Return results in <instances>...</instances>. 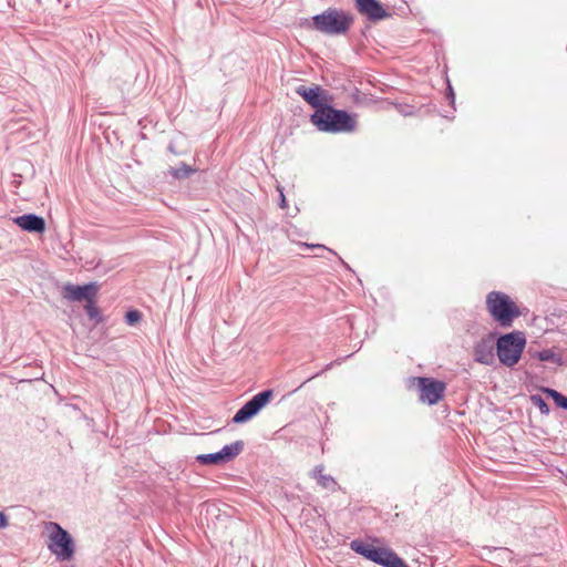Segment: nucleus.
<instances>
[{
	"mask_svg": "<svg viewBox=\"0 0 567 567\" xmlns=\"http://www.w3.org/2000/svg\"><path fill=\"white\" fill-rule=\"evenodd\" d=\"M310 122L321 132L339 133L352 132L355 128V118L347 111L336 110L327 104L316 110L310 116Z\"/></svg>",
	"mask_w": 567,
	"mask_h": 567,
	"instance_id": "nucleus-1",
	"label": "nucleus"
},
{
	"mask_svg": "<svg viewBox=\"0 0 567 567\" xmlns=\"http://www.w3.org/2000/svg\"><path fill=\"white\" fill-rule=\"evenodd\" d=\"M354 17L350 12L337 8H328L312 17V28L327 35L346 34L353 24Z\"/></svg>",
	"mask_w": 567,
	"mask_h": 567,
	"instance_id": "nucleus-2",
	"label": "nucleus"
},
{
	"mask_svg": "<svg viewBox=\"0 0 567 567\" xmlns=\"http://www.w3.org/2000/svg\"><path fill=\"white\" fill-rule=\"evenodd\" d=\"M486 308L492 318L503 328L512 327L514 320L520 316L516 303L501 291H491L486 296Z\"/></svg>",
	"mask_w": 567,
	"mask_h": 567,
	"instance_id": "nucleus-3",
	"label": "nucleus"
},
{
	"mask_svg": "<svg viewBox=\"0 0 567 567\" xmlns=\"http://www.w3.org/2000/svg\"><path fill=\"white\" fill-rule=\"evenodd\" d=\"M350 548L382 567H410L394 550L386 547H375L360 539L350 543Z\"/></svg>",
	"mask_w": 567,
	"mask_h": 567,
	"instance_id": "nucleus-4",
	"label": "nucleus"
},
{
	"mask_svg": "<svg viewBox=\"0 0 567 567\" xmlns=\"http://www.w3.org/2000/svg\"><path fill=\"white\" fill-rule=\"evenodd\" d=\"M526 338L522 331L501 334L496 340V354L502 364L513 368L522 358Z\"/></svg>",
	"mask_w": 567,
	"mask_h": 567,
	"instance_id": "nucleus-5",
	"label": "nucleus"
},
{
	"mask_svg": "<svg viewBox=\"0 0 567 567\" xmlns=\"http://www.w3.org/2000/svg\"><path fill=\"white\" fill-rule=\"evenodd\" d=\"M50 529L48 548L61 560H70L74 555V542L72 536L61 525L54 522H50L48 525Z\"/></svg>",
	"mask_w": 567,
	"mask_h": 567,
	"instance_id": "nucleus-6",
	"label": "nucleus"
},
{
	"mask_svg": "<svg viewBox=\"0 0 567 567\" xmlns=\"http://www.w3.org/2000/svg\"><path fill=\"white\" fill-rule=\"evenodd\" d=\"M274 396L272 390H264L247 401L233 416L236 424L245 423L256 416L260 410L269 403Z\"/></svg>",
	"mask_w": 567,
	"mask_h": 567,
	"instance_id": "nucleus-7",
	"label": "nucleus"
},
{
	"mask_svg": "<svg viewBox=\"0 0 567 567\" xmlns=\"http://www.w3.org/2000/svg\"><path fill=\"white\" fill-rule=\"evenodd\" d=\"M420 399L430 405L436 404L443 396L445 383L432 378H419Z\"/></svg>",
	"mask_w": 567,
	"mask_h": 567,
	"instance_id": "nucleus-8",
	"label": "nucleus"
},
{
	"mask_svg": "<svg viewBox=\"0 0 567 567\" xmlns=\"http://www.w3.org/2000/svg\"><path fill=\"white\" fill-rule=\"evenodd\" d=\"M358 12L371 22L383 20L391 16L379 0H354Z\"/></svg>",
	"mask_w": 567,
	"mask_h": 567,
	"instance_id": "nucleus-9",
	"label": "nucleus"
},
{
	"mask_svg": "<svg viewBox=\"0 0 567 567\" xmlns=\"http://www.w3.org/2000/svg\"><path fill=\"white\" fill-rule=\"evenodd\" d=\"M64 297L71 301H86L95 299L99 292V286L96 282H89L85 285H72L68 284L64 287Z\"/></svg>",
	"mask_w": 567,
	"mask_h": 567,
	"instance_id": "nucleus-10",
	"label": "nucleus"
},
{
	"mask_svg": "<svg viewBox=\"0 0 567 567\" xmlns=\"http://www.w3.org/2000/svg\"><path fill=\"white\" fill-rule=\"evenodd\" d=\"M494 349H496V343H494L493 334L482 338L474 346L475 361L485 365H492L495 362Z\"/></svg>",
	"mask_w": 567,
	"mask_h": 567,
	"instance_id": "nucleus-11",
	"label": "nucleus"
},
{
	"mask_svg": "<svg viewBox=\"0 0 567 567\" xmlns=\"http://www.w3.org/2000/svg\"><path fill=\"white\" fill-rule=\"evenodd\" d=\"M13 223L28 233L42 234L45 230L44 218L33 213L17 216L13 218Z\"/></svg>",
	"mask_w": 567,
	"mask_h": 567,
	"instance_id": "nucleus-12",
	"label": "nucleus"
},
{
	"mask_svg": "<svg viewBox=\"0 0 567 567\" xmlns=\"http://www.w3.org/2000/svg\"><path fill=\"white\" fill-rule=\"evenodd\" d=\"M296 93L310 104L315 111L327 105L324 93L319 85L312 87L300 85L296 89Z\"/></svg>",
	"mask_w": 567,
	"mask_h": 567,
	"instance_id": "nucleus-13",
	"label": "nucleus"
},
{
	"mask_svg": "<svg viewBox=\"0 0 567 567\" xmlns=\"http://www.w3.org/2000/svg\"><path fill=\"white\" fill-rule=\"evenodd\" d=\"M244 450V442L243 441H236L231 444L225 445L219 453L221 454V458L225 463H228L229 461L234 460L236 456H238Z\"/></svg>",
	"mask_w": 567,
	"mask_h": 567,
	"instance_id": "nucleus-14",
	"label": "nucleus"
},
{
	"mask_svg": "<svg viewBox=\"0 0 567 567\" xmlns=\"http://www.w3.org/2000/svg\"><path fill=\"white\" fill-rule=\"evenodd\" d=\"M323 466L318 465L313 468V477L317 480L318 484L324 488L333 489L336 486V481L330 475H324Z\"/></svg>",
	"mask_w": 567,
	"mask_h": 567,
	"instance_id": "nucleus-15",
	"label": "nucleus"
},
{
	"mask_svg": "<svg viewBox=\"0 0 567 567\" xmlns=\"http://www.w3.org/2000/svg\"><path fill=\"white\" fill-rule=\"evenodd\" d=\"M168 173L175 178V179H184V178H187L190 174L195 173V169L185 164V163H182L179 166L177 167H171L168 169Z\"/></svg>",
	"mask_w": 567,
	"mask_h": 567,
	"instance_id": "nucleus-16",
	"label": "nucleus"
},
{
	"mask_svg": "<svg viewBox=\"0 0 567 567\" xmlns=\"http://www.w3.org/2000/svg\"><path fill=\"white\" fill-rule=\"evenodd\" d=\"M196 461L203 465L225 464L219 451L216 453L199 454L196 456Z\"/></svg>",
	"mask_w": 567,
	"mask_h": 567,
	"instance_id": "nucleus-17",
	"label": "nucleus"
},
{
	"mask_svg": "<svg viewBox=\"0 0 567 567\" xmlns=\"http://www.w3.org/2000/svg\"><path fill=\"white\" fill-rule=\"evenodd\" d=\"M84 309H85L87 317L91 320L95 321L96 323H100L103 321V317L101 315L100 309L96 307L94 299L86 302Z\"/></svg>",
	"mask_w": 567,
	"mask_h": 567,
	"instance_id": "nucleus-18",
	"label": "nucleus"
},
{
	"mask_svg": "<svg viewBox=\"0 0 567 567\" xmlns=\"http://www.w3.org/2000/svg\"><path fill=\"white\" fill-rule=\"evenodd\" d=\"M533 357L537 358L539 361H555L557 363L561 362L560 357L556 355L555 352L550 349L537 351Z\"/></svg>",
	"mask_w": 567,
	"mask_h": 567,
	"instance_id": "nucleus-19",
	"label": "nucleus"
},
{
	"mask_svg": "<svg viewBox=\"0 0 567 567\" xmlns=\"http://www.w3.org/2000/svg\"><path fill=\"white\" fill-rule=\"evenodd\" d=\"M530 400H532L533 404L538 408V410L540 411L542 414H548L549 413V411H550L549 405L543 399V396H540L538 394L532 395Z\"/></svg>",
	"mask_w": 567,
	"mask_h": 567,
	"instance_id": "nucleus-20",
	"label": "nucleus"
},
{
	"mask_svg": "<svg viewBox=\"0 0 567 567\" xmlns=\"http://www.w3.org/2000/svg\"><path fill=\"white\" fill-rule=\"evenodd\" d=\"M142 319V313L138 310H130L125 315V321L130 326H134Z\"/></svg>",
	"mask_w": 567,
	"mask_h": 567,
	"instance_id": "nucleus-21",
	"label": "nucleus"
},
{
	"mask_svg": "<svg viewBox=\"0 0 567 567\" xmlns=\"http://www.w3.org/2000/svg\"><path fill=\"white\" fill-rule=\"evenodd\" d=\"M555 403L558 408L567 410V396L564 394H561Z\"/></svg>",
	"mask_w": 567,
	"mask_h": 567,
	"instance_id": "nucleus-22",
	"label": "nucleus"
},
{
	"mask_svg": "<svg viewBox=\"0 0 567 567\" xmlns=\"http://www.w3.org/2000/svg\"><path fill=\"white\" fill-rule=\"evenodd\" d=\"M446 96L450 100V103L453 105L454 102H455V94H454L453 87L450 84V82H447V93H446Z\"/></svg>",
	"mask_w": 567,
	"mask_h": 567,
	"instance_id": "nucleus-23",
	"label": "nucleus"
},
{
	"mask_svg": "<svg viewBox=\"0 0 567 567\" xmlns=\"http://www.w3.org/2000/svg\"><path fill=\"white\" fill-rule=\"evenodd\" d=\"M546 393L553 398V400L556 402L557 399L561 395L560 392L556 391V390H553V389H547L546 390Z\"/></svg>",
	"mask_w": 567,
	"mask_h": 567,
	"instance_id": "nucleus-24",
	"label": "nucleus"
},
{
	"mask_svg": "<svg viewBox=\"0 0 567 567\" xmlns=\"http://www.w3.org/2000/svg\"><path fill=\"white\" fill-rule=\"evenodd\" d=\"M8 525V519L4 513L0 512V528H4Z\"/></svg>",
	"mask_w": 567,
	"mask_h": 567,
	"instance_id": "nucleus-25",
	"label": "nucleus"
},
{
	"mask_svg": "<svg viewBox=\"0 0 567 567\" xmlns=\"http://www.w3.org/2000/svg\"><path fill=\"white\" fill-rule=\"evenodd\" d=\"M280 193V207H286V198L281 189H279Z\"/></svg>",
	"mask_w": 567,
	"mask_h": 567,
	"instance_id": "nucleus-26",
	"label": "nucleus"
},
{
	"mask_svg": "<svg viewBox=\"0 0 567 567\" xmlns=\"http://www.w3.org/2000/svg\"><path fill=\"white\" fill-rule=\"evenodd\" d=\"M307 247L309 248H322V249H326V247L323 245H320V244H317V245H308V244H305Z\"/></svg>",
	"mask_w": 567,
	"mask_h": 567,
	"instance_id": "nucleus-27",
	"label": "nucleus"
},
{
	"mask_svg": "<svg viewBox=\"0 0 567 567\" xmlns=\"http://www.w3.org/2000/svg\"><path fill=\"white\" fill-rule=\"evenodd\" d=\"M168 150H169L172 153H175V151H174V146H173L172 144H169Z\"/></svg>",
	"mask_w": 567,
	"mask_h": 567,
	"instance_id": "nucleus-28",
	"label": "nucleus"
},
{
	"mask_svg": "<svg viewBox=\"0 0 567 567\" xmlns=\"http://www.w3.org/2000/svg\"><path fill=\"white\" fill-rule=\"evenodd\" d=\"M341 264H343L348 269H350V267L344 262V260H342L341 258H339Z\"/></svg>",
	"mask_w": 567,
	"mask_h": 567,
	"instance_id": "nucleus-29",
	"label": "nucleus"
},
{
	"mask_svg": "<svg viewBox=\"0 0 567 567\" xmlns=\"http://www.w3.org/2000/svg\"><path fill=\"white\" fill-rule=\"evenodd\" d=\"M331 365H332V363L327 364V367H326V369H324V370L330 369V367H331Z\"/></svg>",
	"mask_w": 567,
	"mask_h": 567,
	"instance_id": "nucleus-30",
	"label": "nucleus"
}]
</instances>
